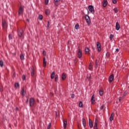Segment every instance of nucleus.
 <instances>
[{
    "instance_id": "obj_1",
    "label": "nucleus",
    "mask_w": 129,
    "mask_h": 129,
    "mask_svg": "<svg viewBox=\"0 0 129 129\" xmlns=\"http://www.w3.org/2000/svg\"><path fill=\"white\" fill-rule=\"evenodd\" d=\"M85 19L88 25H90V24H91V21L90 20V17H89V16H88V15H85Z\"/></svg>"
},
{
    "instance_id": "obj_2",
    "label": "nucleus",
    "mask_w": 129,
    "mask_h": 129,
    "mask_svg": "<svg viewBox=\"0 0 129 129\" xmlns=\"http://www.w3.org/2000/svg\"><path fill=\"white\" fill-rule=\"evenodd\" d=\"M88 10L91 14H94V7L92 5H89L88 7Z\"/></svg>"
},
{
    "instance_id": "obj_3",
    "label": "nucleus",
    "mask_w": 129,
    "mask_h": 129,
    "mask_svg": "<svg viewBox=\"0 0 129 129\" xmlns=\"http://www.w3.org/2000/svg\"><path fill=\"white\" fill-rule=\"evenodd\" d=\"M34 104H35V98H30L29 99V105L30 106H34Z\"/></svg>"
},
{
    "instance_id": "obj_4",
    "label": "nucleus",
    "mask_w": 129,
    "mask_h": 129,
    "mask_svg": "<svg viewBox=\"0 0 129 129\" xmlns=\"http://www.w3.org/2000/svg\"><path fill=\"white\" fill-rule=\"evenodd\" d=\"M23 34H24V31H23V30L22 29L18 30V37H19L20 38H22Z\"/></svg>"
},
{
    "instance_id": "obj_5",
    "label": "nucleus",
    "mask_w": 129,
    "mask_h": 129,
    "mask_svg": "<svg viewBox=\"0 0 129 129\" xmlns=\"http://www.w3.org/2000/svg\"><path fill=\"white\" fill-rule=\"evenodd\" d=\"M97 48L98 52H100L101 51V44L99 42H97Z\"/></svg>"
},
{
    "instance_id": "obj_6",
    "label": "nucleus",
    "mask_w": 129,
    "mask_h": 129,
    "mask_svg": "<svg viewBox=\"0 0 129 129\" xmlns=\"http://www.w3.org/2000/svg\"><path fill=\"white\" fill-rule=\"evenodd\" d=\"M77 55L78 58H81V57H82V51H81V50L79 48L77 51Z\"/></svg>"
},
{
    "instance_id": "obj_7",
    "label": "nucleus",
    "mask_w": 129,
    "mask_h": 129,
    "mask_svg": "<svg viewBox=\"0 0 129 129\" xmlns=\"http://www.w3.org/2000/svg\"><path fill=\"white\" fill-rule=\"evenodd\" d=\"M98 123V120H97V118H95L94 125V129H98L97 127Z\"/></svg>"
},
{
    "instance_id": "obj_8",
    "label": "nucleus",
    "mask_w": 129,
    "mask_h": 129,
    "mask_svg": "<svg viewBox=\"0 0 129 129\" xmlns=\"http://www.w3.org/2000/svg\"><path fill=\"white\" fill-rule=\"evenodd\" d=\"M23 12H24V8L22 7H20L18 11L19 15H22Z\"/></svg>"
},
{
    "instance_id": "obj_9",
    "label": "nucleus",
    "mask_w": 129,
    "mask_h": 129,
    "mask_svg": "<svg viewBox=\"0 0 129 129\" xmlns=\"http://www.w3.org/2000/svg\"><path fill=\"white\" fill-rule=\"evenodd\" d=\"M114 78V76H113V75H111L109 77V82L110 83L112 82Z\"/></svg>"
},
{
    "instance_id": "obj_10",
    "label": "nucleus",
    "mask_w": 129,
    "mask_h": 129,
    "mask_svg": "<svg viewBox=\"0 0 129 129\" xmlns=\"http://www.w3.org/2000/svg\"><path fill=\"white\" fill-rule=\"evenodd\" d=\"M115 27H116V30L117 31L119 30V29H120V26L119 25V23H118V22L116 23Z\"/></svg>"
},
{
    "instance_id": "obj_11",
    "label": "nucleus",
    "mask_w": 129,
    "mask_h": 129,
    "mask_svg": "<svg viewBox=\"0 0 129 129\" xmlns=\"http://www.w3.org/2000/svg\"><path fill=\"white\" fill-rule=\"evenodd\" d=\"M114 116V113H112L110 117H109V120L110 121H112L113 120V117Z\"/></svg>"
},
{
    "instance_id": "obj_12",
    "label": "nucleus",
    "mask_w": 129,
    "mask_h": 129,
    "mask_svg": "<svg viewBox=\"0 0 129 129\" xmlns=\"http://www.w3.org/2000/svg\"><path fill=\"white\" fill-rule=\"evenodd\" d=\"M89 125L91 128L93 127V124H92V121L90 119H89Z\"/></svg>"
},
{
    "instance_id": "obj_13",
    "label": "nucleus",
    "mask_w": 129,
    "mask_h": 129,
    "mask_svg": "<svg viewBox=\"0 0 129 129\" xmlns=\"http://www.w3.org/2000/svg\"><path fill=\"white\" fill-rule=\"evenodd\" d=\"M107 0H104L103 2V8H105L106 6H107Z\"/></svg>"
},
{
    "instance_id": "obj_14",
    "label": "nucleus",
    "mask_w": 129,
    "mask_h": 129,
    "mask_svg": "<svg viewBox=\"0 0 129 129\" xmlns=\"http://www.w3.org/2000/svg\"><path fill=\"white\" fill-rule=\"evenodd\" d=\"M21 94L22 96L26 95V92H25V89L24 88L22 89Z\"/></svg>"
},
{
    "instance_id": "obj_15",
    "label": "nucleus",
    "mask_w": 129,
    "mask_h": 129,
    "mask_svg": "<svg viewBox=\"0 0 129 129\" xmlns=\"http://www.w3.org/2000/svg\"><path fill=\"white\" fill-rule=\"evenodd\" d=\"M2 26L4 29H5V28H7V22H6V21L2 22Z\"/></svg>"
},
{
    "instance_id": "obj_16",
    "label": "nucleus",
    "mask_w": 129,
    "mask_h": 129,
    "mask_svg": "<svg viewBox=\"0 0 129 129\" xmlns=\"http://www.w3.org/2000/svg\"><path fill=\"white\" fill-rule=\"evenodd\" d=\"M31 76H34V75H35V69L34 68H31Z\"/></svg>"
},
{
    "instance_id": "obj_17",
    "label": "nucleus",
    "mask_w": 129,
    "mask_h": 129,
    "mask_svg": "<svg viewBox=\"0 0 129 129\" xmlns=\"http://www.w3.org/2000/svg\"><path fill=\"white\" fill-rule=\"evenodd\" d=\"M63 128L65 129L67 127V121L63 120Z\"/></svg>"
},
{
    "instance_id": "obj_18",
    "label": "nucleus",
    "mask_w": 129,
    "mask_h": 129,
    "mask_svg": "<svg viewBox=\"0 0 129 129\" xmlns=\"http://www.w3.org/2000/svg\"><path fill=\"white\" fill-rule=\"evenodd\" d=\"M82 123L84 127H85V126H86V121H85V119L84 118H82Z\"/></svg>"
},
{
    "instance_id": "obj_19",
    "label": "nucleus",
    "mask_w": 129,
    "mask_h": 129,
    "mask_svg": "<svg viewBox=\"0 0 129 129\" xmlns=\"http://www.w3.org/2000/svg\"><path fill=\"white\" fill-rule=\"evenodd\" d=\"M20 59L21 60H24L25 59V55L23 53H21L20 55Z\"/></svg>"
},
{
    "instance_id": "obj_20",
    "label": "nucleus",
    "mask_w": 129,
    "mask_h": 129,
    "mask_svg": "<svg viewBox=\"0 0 129 129\" xmlns=\"http://www.w3.org/2000/svg\"><path fill=\"white\" fill-rule=\"evenodd\" d=\"M91 101L92 103H94V102H95V100H94V95H92L91 99Z\"/></svg>"
},
{
    "instance_id": "obj_21",
    "label": "nucleus",
    "mask_w": 129,
    "mask_h": 129,
    "mask_svg": "<svg viewBox=\"0 0 129 129\" xmlns=\"http://www.w3.org/2000/svg\"><path fill=\"white\" fill-rule=\"evenodd\" d=\"M54 77H55V72H53L50 76L51 79H54Z\"/></svg>"
},
{
    "instance_id": "obj_22",
    "label": "nucleus",
    "mask_w": 129,
    "mask_h": 129,
    "mask_svg": "<svg viewBox=\"0 0 129 129\" xmlns=\"http://www.w3.org/2000/svg\"><path fill=\"white\" fill-rule=\"evenodd\" d=\"M65 79H66V75L65 74H62L61 76V80H65Z\"/></svg>"
},
{
    "instance_id": "obj_23",
    "label": "nucleus",
    "mask_w": 129,
    "mask_h": 129,
    "mask_svg": "<svg viewBox=\"0 0 129 129\" xmlns=\"http://www.w3.org/2000/svg\"><path fill=\"white\" fill-rule=\"evenodd\" d=\"M46 58L45 57L43 58V67H46Z\"/></svg>"
},
{
    "instance_id": "obj_24",
    "label": "nucleus",
    "mask_w": 129,
    "mask_h": 129,
    "mask_svg": "<svg viewBox=\"0 0 129 129\" xmlns=\"http://www.w3.org/2000/svg\"><path fill=\"white\" fill-rule=\"evenodd\" d=\"M38 20H40V21H42V20H43V16H42V15H40L38 16Z\"/></svg>"
},
{
    "instance_id": "obj_25",
    "label": "nucleus",
    "mask_w": 129,
    "mask_h": 129,
    "mask_svg": "<svg viewBox=\"0 0 129 129\" xmlns=\"http://www.w3.org/2000/svg\"><path fill=\"white\" fill-rule=\"evenodd\" d=\"M85 52L88 54H89V48L88 47L86 48L85 49Z\"/></svg>"
},
{
    "instance_id": "obj_26",
    "label": "nucleus",
    "mask_w": 129,
    "mask_h": 129,
    "mask_svg": "<svg viewBox=\"0 0 129 129\" xmlns=\"http://www.w3.org/2000/svg\"><path fill=\"white\" fill-rule=\"evenodd\" d=\"M45 14H46V15H47V16H48V15L50 14V11H49V10H48V9L45 10Z\"/></svg>"
},
{
    "instance_id": "obj_27",
    "label": "nucleus",
    "mask_w": 129,
    "mask_h": 129,
    "mask_svg": "<svg viewBox=\"0 0 129 129\" xmlns=\"http://www.w3.org/2000/svg\"><path fill=\"white\" fill-rule=\"evenodd\" d=\"M15 88H18V87H20V85L18 83H16L15 84Z\"/></svg>"
},
{
    "instance_id": "obj_28",
    "label": "nucleus",
    "mask_w": 129,
    "mask_h": 129,
    "mask_svg": "<svg viewBox=\"0 0 129 129\" xmlns=\"http://www.w3.org/2000/svg\"><path fill=\"white\" fill-rule=\"evenodd\" d=\"M113 11L114 13H115V14H117V13L118 12V10L117 9V8H114Z\"/></svg>"
},
{
    "instance_id": "obj_29",
    "label": "nucleus",
    "mask_w": 129,
    "mask_h": 129,
    "mask_svg": "<svg viewBox=\"0 0 129 129\" xmlns=\"http://www.w3.org/2000/svg\"><path fill=\"white\" fill-rule=\"evenodd\" d=\"M54 80L55 82H58V75H55Z\"/></svg>"
},
{
    "instance_id": "obj_30",
    "label": "nucleus",
    "mask_w": 129,
    "mask_h": 129,
    "mask_svg": "<svg viewBox=\"0 0 129 129\" xmlns=\"http://www.w3.org/2000/svg\"><path fill=\"white\" fill-rule=\"evenodd\" d=\"M75 28L76 30H79V25H78V24H77L75 25Z\"/></svg>"
},
{
    "instance_id": "obj_31",
    "label": "nucleus",
    "mask_w": 129,
    "mask_h": 129,
    "mask_svg": "<svg viewBox=\"0 0 129 129\" xmlns=\"http://www.w3.org/2000/svg\"><path fill=\"white\" fill-rule=\"evenodd\" d=\"M79 107H82L83 106V103L82 102L80 101L79 104Z\"/></svg>"
},
{
    "instance_id": "obj_32",
    "label": "nucleus",
    "mask_w": 129,
    "mask_h": 129,
    "mask_svg": "<svg viewBox=\"0 0 129 129\" xmlns=\"http://www.w3.org/2000/svg\"><path fill=\"white\" fill-rule=\"evenodd\" d=\"M113 37H114V35H113V34H110L109 36V39L111 41V40H112V39L113 38Z\"/></svg>"
},
{
    "instance_id": "obj_33",
    "label": "nucleus",
    "mask_w": 129,
    "mask_h": 129,
    "mask_svg": "<svg viewBox=\"0 0 129 129\" xmlns=\"http://www.w3.org/2000/svg\"><path fill=\"white\" fill-rule=\"evenodd\" d=\"M0 66L1 67L4 66V61L3 60H0Z\"/></svg>"
},
{
    "instance_id": "obj_34",
    "label": "nucleus",
    "mask_w": 129,
    "mask_h": 129,
    "mask_svg": "<svg viewBox=\"0 0 129 129\" xmlns=\"http://www.w3.org/2000/svg\"><path fill=\"white\" fill-rule=\"evenodd\" d=\"M99 61H98L97 59H96L95 60V65H96V67H97L98 66V63H99Z\"/></svg>"
},
{
    "instance_id": "obj_35",
    "label": "nucleus",
    "mask_w": 129,
    "mask_h": 129,
    "mask_svg": "<svg viewBox=\"0 0 129 129\" xmlns=\"http://www.w3.org/2000/svg\"><path fill=\"white\" fill-rule=\"evenodd\" d=\"M89 70L91 71L92 70V67L91 66V63H90L89 65Z\"/></svg>"
},
{
    "instance_id": "obj_36",
    "label": "nucleus",
    "mask_w": 129,
    "mask_h": 129,
    "mask_svg": "<svg viewBox=\"0 0 129 129\" xmlns=\"http://www.w3.org/2000/svg\"><path fill=\"white\" fill-rule=\"evenodd\" d=\"M49 128H51V122L49 123L47 125V129H49Z\"/></svg>"
},
{
    "instance_id": "obj_37",
    "label": "nucleus",
    "mask_w": 129,
    "mask_h": 129,
    "mask_svg": "<svg viewBox=\"0 0 129 129\" xmlns=\"http://www.w3.org/2000/svg\"><path fill=\"white\" fill-rule=\"evenodd\" d=\"M99 94H100V96H102V95L103 94V92L102 90H100Z\"/></svg>"
},
{
    "instance_id": "obj_38",
    "label": "nucleus",
    "mask_w": 129,
    "mask_h": 129,
    "mask_svg": "<svg viewBox=\"0 0 129 129\" xmlns=\"http://www.w3.org/2000/svg\"><path fill=\"white\" fill-rule=\"evenodd\" d=\"M54 6H55V7H58V6H59V3L58 2H54Z\"/></svg>"
},
{
    "instance_id": "obj_39",
    "label": "nucleus",
    "mask_w": 129,
    "mask_h": 129,
    "mask_svg": "<svg viewBox=\"0 0 129 129\" xmlns=\"http://www.w3.org/2000/svg\"><path fill=\"white\" fill-rule=\"evenodd\" d=\"M127 94V91H125L124 92L123 94V96H125Z\"/></svg>"
},
{
    "instance_id": "obj_40",
    "label": "nucleus",
    "mask_w": 129,
    "mask_h": 129,
    "mask_svg": "<svg viewBox=\"0 0 129 129\" xmlns=\"http://www.w3.org/2000/svg\"><path fill=\"white\" fill-rule=\"evenodd\" d=\"M49 4V0H45V4L48 5Z\"/></svg>"
},
{
    "instance_id": "obj_41",
    "label": "nucleus",
    "mask_w": 129,
    "mask_h": 129,
    "mask_svg": "<svg viewBox=\"0 0 129 129\" xmlns=\"http://www.w3.org/2000/svg\"><path fill=\"white\" fill-rule=\"evenodd\" d=\"M22 80H26V76H25V75L22 76Z\"/></svg>"
},
{
    "instance_id": "obj_42",
    "label": "nucleus",
    "mask_w": 129,
    "mask_h": 129,
    "mask_svg": "<svg viewBox=\"0 0 129 129\" xmlns=\"http://www.w3.org/2000/svg\"><path fill=\"white\" fill-rule=\"evenodd\" d=\"M9 40H12V34H9Z\"/></svg>"
},
{
    "instance_id": "obj_43",
    "label": "nucleus",
    "mask_w": 129,
    "mask_h": 129,
    "mask_svg": "<svg viewBox=\"0 0 129 129\" xmlns=\"http://www.w3.org/2000/svg\"><path fill=\"white\" fill-rule=\"evenodd\" d=\"M112 3L113 4H115L117 3L116 0H112Z\"/></svg>"
},
{
    "instance_id": "obj_44",
    "label": "nucleus",
    "mask_w": 129,
    "mask_h": 129,
    "mask_svg": "<svg viewBox=\"0 0 129 129\" xmlns=\"http://www.w3.org/2000/svg\"><path fill=\"white\" fill-rule=\"evenodd\" d=\"M54 3H59L60 2V0H54Z\"/></svg>"
},
{
    "instance_id": "obj_45",
    "label": "nucleus",
    "mask_w": 129,
    "mask_h": 129,
    "mask_svg": "<svg viewBox=\"0 0 129 129\" xmlns=\"http://www.w3.org/2000/svg\"><path fill=\"white\" fill-rule=\"evenodd\" d=\"M103 107H104V105H102L101 107H100V109L102 110L103 109Z\"/></svg>"
},
{
    "instance_id": "obj_46",
    "label": "nucleus",
    "mask_w": 129,
    "mask_h": 129,
    "mask_svg": "<svg viewBox=\"0 0 129 129\" xmlns=\"http://www.w3.org/2000/svg\"><path fill=\"white\" fill-rule=\"evenodd\" d=\"M49 24H50V22L49 21L47 22V28H49Z\"/></svg>"
},
{
    "instance_id": "obj_47",
    "label": "nucleus",
    "mask_w": 129,
    "mask_h": 129,
    "mask_svg": "<svg viewBox=\"0 0 129 129\" xmlns=\"http://www.w3.org/2000/svg\"><path fill=\"white\" fill-rule=\"evenodd\" d=\"M43 55H46V51H45V50L43 51Z\"/></svg>"
},
{
    "instance_id": "obj_48",
    "label": "nucleus",
    "mask_w": 129,
    "mask_h": 129,
    "mask_svg": "<svg viewBox=\"0 0 129 129\" xmlns=\"http://www.w3.org/2000/svg\"><path fill=\"white\" fill-rule=\"evenodd\" d=\"M89 12H90V11L89 10H88V12H87V14H88V15H89V13H90Z\"/></svg>"
},
{
    "instance_id": "obj_49",
    "label": "nucleus",
    "mask_w": 129,
    "mask_h": 129,
    "mask_svg": "<svg viewBox=\"0 0 129 129\" xmlns=\"http://www.w3.org/2000/svg\"><path fill=\"white\" fill-rule=\"evenodd\" d=\"M116 51L117 52H118V51H119L118 48H116Z\"/></svg>"
},
{
    "instance_id": "obj_50",
    "label": "nucleus",
    "mask_w": 129,
    "mask_h": 129,
    "mask_svg": "<svg viewBox=\"0 0 129 129\" xmlns=\"http://www.w3.org/2000/svg\"><path fill=\"white\" fill-rule=\"evenodd\" d=\"M72 98H74V97L73 96V95H72Z\"/></svg>"
},
{
    "instance_id": "obj_51",
    "label": "nucleus",
    "mask_w": 129,
    "mask_h": 129,
    "mask_svg": "<svg viewBox=\"0 0 129 129\" xmlns=\"http://www.w3.org/2000/svg\"><path fill=\"white\" fill-rule=\"evenodd\" d=\"M120 100H121V99L120 98L119 99V101H120Z\"/></svg>"
},
{
    "instance_id": "obj_52",
    "label": "nucleus",
    "mask_w": 129,
    "mask_h": 129,
    "mask_svg": "<svg viewBox=\"0 0 129 129\" xmlns=\"http://www.w3.org/2000/svg\"><path fill=\"white\" fill-rule=\"evenodd\" d=\"M28 101H29V100H27L26 102L28 103Z\"/></svg>"
},
{
    "instance_id": "obj_53",
    "label": "nucleus",
    "mask_w": 129,
    "mask_h": 129,
    "mask_svg": "<svg viewBox=\"0 0 129 129\" xmlns=\"http://www.w3.org/2000/svg\"><path fill=\"white\" fill-rule=\"evenodd\" d=\"M0 91H2V90H1V87H0Z\"/></svg>"
},
{
    "instance_id": "obj_54",
    "label": "nucleus",
    "mask_w": 129,
    "mask_h": 129,
    "mask_svg": "<svg viewBox=\"0 0 129 129\" xmlns=\"http://www.w3.org/2000/svg\"><path fill=\"white\" fill-rule=\"evenodd\" d=\"M78 128H79V126H78Z\"/></svg>"
},
{
    "instance_id": "obj_55",
    "label": "nucleus",
    "mask_w": 129,
    "mask_h": 129,
    "mask_svg": "<svg viewBox=\"0 0 129 129\" xmlns=\"http://www.w3.org/2000/svg\"><path fill=\"white\" fill-rule=\"evenodd\" d=\"M86 10H88L87 8H86Z\"/></svg>"
},
{
    "instance_id": "obj_56",
    "label": "nucleus",
    "mask_w": 129,
    "mask_h": 129,
    "mask_svg": "<svg viewBox=\"0 0 129 129\" xmlns=\"http://www.w3.org/2000/svg\"><path fill=\"white\" fill-rule=\"evenodd\" d=\"M128 88L129 89V86H128Z\"/></svg>"
}]
</instances>
